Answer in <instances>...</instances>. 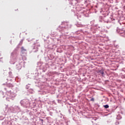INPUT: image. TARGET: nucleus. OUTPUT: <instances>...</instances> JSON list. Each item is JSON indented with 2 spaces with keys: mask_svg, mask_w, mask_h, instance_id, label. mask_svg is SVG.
I'll use <instances>...</instances> for the list:
<instances>
[{
  "mask_svg": "<svg viewBox=\"0 0 125 125\" xmlns=\"http://www.w3.org/2000/svg\"><path fill=\"white\" fill-rule=\"evenodd\" d=\"M119 34H121L122 35V34L125 33V30H123V29H120L119 31Z\"/></svg>",
  "mask_w": 125,
  "mask_h": 125,
  "instance_id": "f257e3e1",
  "label": "nucleus"
},
{
  "mask_svg": "<svg viewBox=\"0 0 125 125\" xmlns=\"http://www.w3.org/2000/svg\"><path fill=\"white\" fill-rule=\"evenodd\" d=\"M21 51L23 52V51H26V49L24 48V47H22L21 48Z\"/></svg>",
  "mask_w": 125,
  "mask_h": 125,
  "instance_id": "f03ea898",
  "label": "nucleus"
},
{
  "mask_svg": "<svg viewBox=\"0 0 125 125\" xmlns=\"http://www.w3.org/2000/svg\"><path fill=\"white\" fill-rule=\"evenodd\" d=\"M104 107L105 108V109H107L109 108V105L108 104H106L104 105Z\"/></svg>",
  "mask_w": 125,
  "mask_h": 125,
  "instance_id": "7ed1b4c3",
  "label": "nucleus"
},
{
  "mask_svg": "<svg viewBox=\"0 0 125 125\" xmlns=\"http://www.w3.org/2000/svg\"><path fill=\"white\" fill-rule=\"evenodd\" d=\"M100 73L101 74V75H103L104 74V72H103L102 70L100 71Z\"/></svg>",
  "mask_w": 125,
  "mask_h": 125,
  "instance_id": "20e7f679",
  "label": "nucleus"
},
{
  "mask_svg": "<svg viewBox=\"0 0 125 125\" xmlns=\"http://www.w3.org/2000/svg\"><path fill=\"white\" fill-rule=\"evenodd\" d=\"M122 37H124V38H125V32L122 34H121Z\"/></svg>",
  "mask_w": 125,
  "mask_h": 125,
  "instance_id": "39448f33",
  "label": "nucleus"
},
{
  "mask_svg": "<svg viewBox=\"0 0 125 125\" xmlns=\"http://www.w3.org/2000/svg\"><path fill=\"white\" fill-rule=\"evenodd\" d=\"M91 101H94V98H92L91 99Z\"/></svg>",
  "mask_w": 125,
  "mask_h": 125,
  "instance_id": "423d86ee",
  "label": "nucleus"
}]
</instances>
